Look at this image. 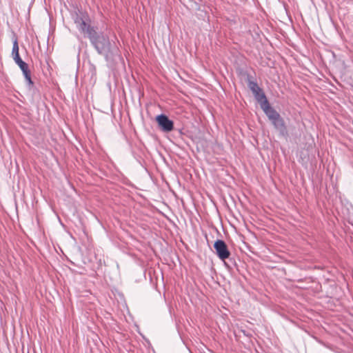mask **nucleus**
Returning a JSON list of instances; mask_svg holds the SVG:
<instances>
[{"label": "nucleus", "instance_id": "obj_1", "mask_svg": "<svg viewBox=\"0 0 353 353\" xmlns=\"http://www.w3.org/2000/svg\"><path fill=\"white\" fill-rule=\"evenodd\" d=\"M88 39L97 52L107 60L117 50L111 43L109 37L103 32H98L96 29L90 28Z\"/></svg>", "mask_w": 353, "mask_h": 353}, {"label": "nucleus", "instance_id": "obj_2", "mask_svg": "<svg viewBox=\"0 0 353 353\" xmlns=\"http://www.w3.org/2000/svg\"><path fill=\"white\" fill-rule=\"evenodd\" d=\"M265 114L271 121L274 128L279 132L280 134L283 137L288 136V130L285 124L283 119L281 117L279 113L276 111L272 107L265 112Z\"/></svg>", "mask_w": 353, "mask_h": 353}, {"label": "nucleus", "instance_id": "obj_3", "mask_svg": "<svg viewBox=\"0 0 353 353\" xmlns=\"http://www.w3.org/2000/svg\"><path fill=\"white\" fill-rule=\"evenodd\" d=\"M214 248L216 255L221 260L225 261L230 257V252L224 241L216 240L214 243Z\"/></svg>", "mask_w": 353, "mask_h": 353}, {"label": "nucleus", "instance_id": "obj_4", "mask_svg": "<svg viewBox=\"0 0 353 353\" xmlns=\"http://www.w3.org/2000/svg\"><path fill=\"white\" fill-rule=\"evenodd\" d=\"M156 120L162 131L168 132L173 130L174 123L166 115L160 114L157 117Z\"/></svg>", "mask_w": 353, "mask_h": 353}, {"label": "nucleus", "instance_id": "obj_5", "mask_svg": "<svg viewBox=\"0 0 353 353\" xmlns=\"http://www.w3.org/2000/svg\"><path fill=\"white\" fill-rule=\"evenodd\" d=\"M254 94L256 100L260 104V106L264 112L272 108L268 100L267 99V97H266L265 93L263 92L262 90H261V91L257 92L256 94Z\"/></svg>", "mask_w": 353, "mask_h": 353}, {"label": "nucleus", "instance_id": "obj_6", "mask_svg": "<svg viewBox=\"0 0 353 353\" xmlns=\"http://www.w3.org/2000/svg\"><path fill=\"white\" fill-rule=\"evenodd\" d=\"M12 56L15 63L19 65V68H24L25 65H28L24 62L20 57L19 53V45L18 41L15 39L13 42Z\"/></svg>", "mask_w": 353, "mask_h": 353}, {"label": "nucleus", "instance_id": "obj_7", "mask_svg": "<svg viewBox=\"0 0 353 353\" xmlns=\"http://www.w3.org/2000/svg\"><path fill=\"white\" fill-rule=\"evenodd\" d=\"M247 82L248 86L252 91V94H256L257 92L261 91V88L258 85V83L252 80V76H247Z\"/></svg>", "mask_w": 353, "mask_h": 353}, {"label": "nucleus", "instance_id": "obj_8", "mask_svg": "<svg viewBox=\"0 0 353 353\" xmlns=\"http://www.w3.org/2000/svg\"><path fill=\"white\" fill-rule=\"evenodd\" d=\"M77 28L79 29V31H81V32L83 33H85L87 34L88 35V37H89V30L90 28H92V29H96L97 30V28L94 27V26H91L90 24H88L86 21H83L82 22H81V24H79L78 26H77Z\"/></svg>", "mask_w": 353, "mask_h": 353}, {"label": "nucleus", "instance_id": "obj_9", "mask_svg": "<svg viewBox=\"0 0 353 353\" xmlns=\"http://www.w3.org/2000/svg\"><path fill=\"white\" fill-rule=\"evenodd\" d=\"M21 70L24 77H28L30 74V70H29L28 65L24 66V68H20Z\"/></svg>", "mask_w": 353, "mask_h": 353}, {"label": "nucleus", "instance_id": "obj_10", "mask_svg": "<svg viewBox=\"0 0 353 353\" xmlns=\"http://www.w3.org/2000/svg\"><path fill=\"white\" fill-rule=\"evenodd\" d=\"M83 21H85V19L83 17L77 15L74 19V23L77 25V26H78L79 24H81V22Z\"/></svg>", "mask_w": 353, "mask_h": 353}, {"label": "nucleus", "instance_id": "obj_11", "mask_svg": "<svg viewBox=\"0 0 353 353\" xmlns=\"http://www.w3.org/2000/svg\"><path fill=\"white\" fill-rule=\"evenodd\" d=\"M27 82H28V85H31V86H32L34 84L33 81H32V79H30L29 80H28Z\"/></svg>", "mask_w": 353, "mask_h": 353}, {"label": "nucleus", "instance_id": "obj_12", "mask_svg": "<svg viewBox=\"0 0 353 353\" xmlns=\"http://www.w3.org/2000/svg\"><path fill=\"white\" fill-rule=\"evenodd\" d=\"M25 79H26V81H28L30 79H31V74L28 77H25Z\"/></svg>", "mask_w": 353, "mask_h": 353}]
</instances>
